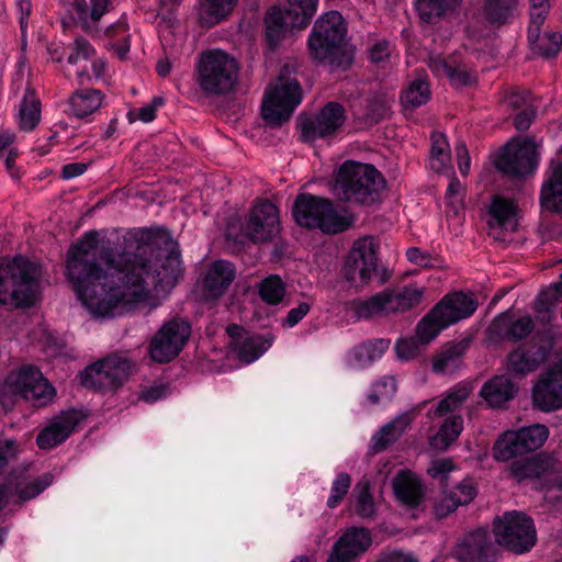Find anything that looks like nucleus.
<instances>
[{
	"mask_svg": "<svg viewBox=\"0 0 562 562\" xmlns=\"http://www.w3.org/2000/svg\"><path fill=\"white\" fill-rule=\"evenodd\" d=\"M526 97L522 92L513 91L505 95L503 106L508 111H518L515 117V126L518 131L527 128V114L525 110Z\"/></svg>",
	"mask_w": 562,
	"mask_h": 562,
	"instance_id": "50",
	"label": "nucleus"
},
{
	"mask_svg": "<svg viewBox=\"0 0 562 562\" xmlns=\"http://www.w3.org/2000/svg\"><path fill=\"white\" fill-rule=\"evenodd\" d=\"M529 484L536 488H546L547 493H553L550 498H562V472L554 467L551 458L541 453L529 458Z\"/></svg>",
	"mask_w": 562,
	"mask_h": 562,
	"instance_id": "21",
	"label": "nucleus"
},
{
	"mask_svg": "<svg viewBox=\"0 0 562 562\" xmlns=\"http://www.w3.org/2000/svg\"><path fill=\"white\" fill-rule=\"evenodd\" d=\"M495 544L486 529H479L464 536L454 547L453 555L460 562H493Z\"/></svg>",
	"mask_w": 562,
	"mask_h": 562,
	"instance_id": "18",
	"label": "nucleus"
},
{
	"mask_svg": "<svg viewBox=\"0 0 562 562\" xmlns=\"http://www.w3.org/2000/svg\"><path fill=\"white\" fill-rule=\"evenodd\" d=\"M429 166L435 172L451 170V150L447 137L439 132L431 133Z\"/></svg>",
	"mask_w": 562,
	"mask_h": 562,
	"instance_id": "37",
	"label": "nucleus"
},
{
	"mask_svg": "<svg viewBox=\"0 0 562 562\" xmlns=\"http://www.w3.org/2000/svg\"><path fill=\"white\" fill-rule=\"evenodd\" d=\"M457 502V505H468L476 495V490L470 481H462L448 493Z\"/></svg>",
	"mask_w": 562,
	"mask_h": 562,
	"instance_id": "61",
	"label": "nucleus"
},
{
	"mask_svg": "<svg viewBox=\"0 0 562 562\" xmlns=\"http://www.w3.org/2000/svg\"><path fill=\"white\" fill-rule=\"evenodd\" d=\"M237 0H200L199 20L212 26L225 19L234 9Z\"/></svg>",
	"mask_w": 562,
	"mask_h": 562,
	"instance_id": "39",
	"label": "nucleus"
},
{
	"mask_svg": "<svg viewBox=\"0 0 562 562\" xmlns=\"http://www.w3.org/2000/svg\"><path fill=\"white\" fill-rule=\"evenodd\" d=\"M430 98L428 83L424 79L414 80L401 97L405 109L414 110L427 103Z\"/></svg>",
	"mask_w": 562,
	"mask_h": 562,
	"instance_id": "46",
	"label": "nucleus"
},
{
	"mask_svg": "<svg viewBox=\"0 0 562 562\" xmlns=\"http://www.w3.org/2000/svg\"><path fill=\"white\" fill-rule=\"evenodd\" d=\"M22 398L33 406L42 407L49 404L55 396V389L34 366L20 368Z\"/></svg>",
	"mask_w": 562,
	"mask_h": 562,
	"instance_id": "19",
	"label": "nucleus"
},
{
	"mask_svg": "<svg viewBox=\"0 0 562 562\" xmlns=\"http://www.w3.org/2000/svg\"><path fill=\"white\" fill-rule=\"evenodd\" d=\"M430 71L438 78H447L456 87H467L476 82V76L465 65L453 58H445L439 54H430L427 59Z\"/></svg>",
	"mask_w": 562,
	"mask_h": 562,
	"instance_id": "24",
	"label": "nucleus"
},
{
	"mask_svg": "<svg viewBox=\"0 0 562 562\" xmlns=\"http://www.w3.org/2000/svg\"><path fill=\"white\" fill-rule=\"evenodd\" d=\"M358 497L356 512L362 518H371L374 515V501L370 493L369 482H361L357 485Z\"/></svg>",
	"mask_w": 562,
	"mask_h": 562,
	"instance_id": "56",
	"label": "nucleus"
},
{
	"mask_svg": "<svg viewBox=\"0 0 562 562\" xmlns=\"http://www.w3.org/2000/svg\"><path fill=\"white\" fill-rule=\"evenodd\" d=\"M41 268L23 256L0 260V304L32 306L36 299Z\"/></svg>",
	"mask_w": 562,
	"mask_h": 562,
	"instance_id": "4",
	"label": "nucleus"
},
{
	"mask_svg": "<svg viewBox=\"0 0 562 562\" xmlns=\"http://www.w3.org/2000/svg\"><path fill=\"white\" fill-rule=\"evenodd\" d=\"M550 8L549 0H529V22L536 25L543 23Z\"/></svg>",
	"mask_w": 562,
	"mask_h": 562,
	"instance_id": "62",
	"label": "nucleus"
},
{
	"mask_svg": "<svg viewBox=\"0 0 562 562\" xmlns=\"http://www.w3.org/2000/svg\"><path fill=\"white\" fill-rule=\"evenodd\" d=\"M292 214L301 227L318 228L327 234H338L348 229L352 220L340 215L330 200L310 193L296 196Z\"/></svg>",
	"mask_w": 562,
	"mask_h": 562,
	"instance_id": "6",
	"label": "nucleus"
},
{
	"mask_svg": "<svg viewBox=\"0 0 562 562\" xmlns=\"http://www.w3.org/2000/svg\"><path fill=\"white\" fill-rule=\"evenodd\" d=\"M540 201L543 209L562 214V148L550 176L542 183Z\"/></svg>",
	"mask_w": 562,
	"mask_h": 562,
	"instance_id": "29",
	"label": "nucleus"
},
{
	"mask_svg": "<svg viewBox=\"0 0 562 562\" xmlns=\"http://www.w3.org/2000/svg\"><path fill=\"white\" fill-rule=\"evenodd\" d=\"M195 70L196 83L205 95H222L237 83L239 64L233 55L214 48L199 55Z\"/></svg>",
	"mask_w": 562,
	"mask_h": 562,
	"instance_id": "5",
	"label": "nucleus"
},
{
	"mask_svg": "<svg viewBox=\"0 0 562 562\" xmlns=\"http://www.w3.org/2000/svg\"><path fill=\"white\" fill-rule=\"evenodd\" d=\"M273 337L271 335H246L243 340L235 342L233 352L236 358L249 364L260 358L272 345Z\"/></svg>",
	"mask_w": 562,
	"mask_h": 562,
	"instance_id": "33",
	"label": "nucleus"
},
{
	"mask_svg": "<svg viewBox=\"0 0 562 562\" xmlns=\"http://www.w3.org/2000/svg\"><path fill=\"white\" fill-rule=\"evenodd\" d=\"M561 45L562 35L560 33H546L538 36L532 52L546 58H550L554 57L560 52Z\"/></svg>",
	"mask_w": 562,
	"mask_h": 562,
	"instance_id": "52",
	"label": "nucleus"
},
{
	"mask_svg": "<svg viewBox=\"0 0 562 562\" xmlns=\"http://www.w3.org/2000/svg\"><path fill=\"white\" fill-rule=\"evenodd\" d=\"M459 505L448 493H443L441 498L435 503L434 513L437 518H445L454 512Z\"/></svg>",
	"mask_w": 562,
	"mask_h": 562,
	"instance_id": "64",
	"label": "nucleus"
},
{
	"mask_svg": "<svg viewBox=\"0 0 562 562\" xmlns=\"http://www.w3.org/2000/svg\"><path fill=\"white\" fill-rule=\"evenodd\" d=\"M376 250L371 237L355 243L345 266V277L349 282L363 286L378 276Z\"/></svg>",
	"mask_w": 562,
	"mask_h": 562,
	"instance_id": "11",
	"label": "nucleus"
},
{
	"mask_svg": "<svg viewBox=\"0 0 562 562\" xmlns=\"http://www.w3.org/2000/svg\"><path fill=\"white\" fill-rule=\"evenodd\" d=\"M70 13L82 24L86 31H91L89 8L86 0H72L70 3Z\"/></svg>",
	"mask_w": 562,
	"mask_h": 562,
	"instance_id": "63",
	"label": "nucleus"
},
{
	"mask_svg": "<svg viewBox=\"0 0 562 562\" xmlns=\"http://www.w3.org/2000/svg\"><path fill=\"white\" fill-rule=\"evenodd\" d=\"M347 24L338 11L319 16L308 36L311 57L331 70L346 69L352 63V54L345 45Z\"/></svg>",
	"mask_w": 562,
	"mask_h": 562,
	"instance_id": "2",
	"label": "nucleus"
},
{
	"mask_svg": "<svg viewBox=\"0 0 562 562\" xmlns=\"http://www.w3.org/2000/svg\"><path fill=\"white\" fill-rule=\"evenodd\" d=\"M495 541L505 549L524 553L527 551V515L522 512H506L493 524Z\"/></svg>",
	"mask_w": 562,
	"mask_h": 562,
	"instance_id": "13",
	"label": "nucleus"
},
{
	"mask_svg": "<svg viewBox=\"0 0 562 562\" xmlns=\"http://www.w3.org/2000/svg\"><path fill=\"white\" fill-rule=\"evenodd\" d=\"M392 486L397 501L408 507H416L423 497L420 482L407 470H402L396 474Z\"/></svg>",
	"mask_w": 562,
	"mask_h": 562,
	"instance_id": "32",
	"label": "nucleus"
},
{
	"mask_svg": "<svg viewBox=\"0 0 562 562\" xmlns=\"http://www.w3.org/2000/svg\"><path fill=\"white\" fill-rule=\"evenodd\" d=\"M279 223L277 206L268 200H262L251 210L246 224V234L254 243H263L279 232Z\"/></svg>",
	"mask_w": 562,
	"mask_h": 562,
	"instance_id": "15",
	"label": "nucleus"
},
{
	"mask_svg": "<svg viewBox=\"0 0 562 562\" xmlns=\"http://www.w3.org/2000/svg\"><path fill=\"white\" fill-rule=\"evenodd\" d=\"M22 397L20 369L10 373L0 385V404L5 411L11 409L16 401Z\"/></svg>",
	"mask_w": 562,
	"mask_h": 562,
	"instance_id": "49",
	"label": "nucleus"
},
{
	"mask_svg": "<svg viewBox=\"0 0 562 562\" xmlns=\"http://www.w3.org/2000/svg\"><path fill=\"white\" fill-rule=\"evenodd\" d=\"M440 321L438 314H434V307L424 316L416 328V337L423 345L429 344L438 334L447 328Z\"/></svg>",
	"mask_w": 562,
	"mask_h": 562,
	"instance_id": "48",
	"label": "nucleus"
},
{
	"mask_svg": "<svg viewBox=\"0 0 562 562\" xmlns=\"http://www.w3.org/2000/svg\"><path fill=\"white\" fill-rule=\"evenodd\" d=\"M517 386L505 374L494 375L481 387L479 395L490 408H504L517 394Z\"/></svg>",
	"mask_w": 562,
	"mask_h": 562,
	"instance_id": "26",
	"label": "nucleus"
},
{
	"mask_svg": "<svg viewBox=\"0 0 562 562\" xmlns=\"http://www.w3.org/2000/svg\"><path fill=\"white\" fill-rule=\"evenodd\" d=\"M505 370L514 378H524L527 373V349L521 344L506 358Z\"/></svg>",
	"mask_w": 562,
	"mask_h": 562,
	"instance_id": "53",
	"label": "nucleus"
},
{
	"mask_svg": "<svg viewBox=\"0 0 562 562\" xmlns=\"http://www.w3.org/2000/svg\"><path fill=\"white\" fill-rule=\"evenodd\" d=\"M258 293L265 303L277 305L284 297L285 283L278 274H270L259 283Z\"/></svg>",
	"mask_w": 562,
	"mask_h": 562,
	"instance_id": "45",
	"label": "nucleus"
},
{
	"mask_svg": "<svg viewBox=\"0 0 562 562\" xmlns=\"http://www.w3.org/2000/svg\"><path fill=\"white\" fill-rule=\"evenodd\" d=\"M414 418L415 414L413 412H404L382 426L371 438L370 449L372 452L380 453L396 442L413 423Z\"/></svg>",
	"mask_w": 562,
	"mask_h": 562,
	"instance_id": "27",
	"label": "nucleus"
},
{
	"mask_svg": "<svg viewBox=\"0 0 562 562\" xmlns=\"http://www.w3.org/2000/svg\"><path fill=\"white\" fill-rule=\"evenodd\" d=\"M191 334V326L182 318L166 322L151 338L149 355L158 363L169 362L183 349Z\"/></svg>",
	"mask_w": 562,
	"mask_h": 562,
	"instance_id": "10",
	"label": "nucleus"
},
{
	"mask_svg": "<svg viewBox=\"0 0 562 562\" xmlns=\"http://www.w3.org/2000/svg\"><path fill=\"white\" fill-rule=\"evenodd\" d=\"M345 109L337 102H328L317 115L301 123L302 138L314 142L335 134L345 123Z\"/></svg>",
	"mask_w": 562,
	"mask_h": 562,
	"instance_id": "14",
	"label": "nucleus"
},
{
	"mask_svg": "<svg viewBox=\"0 0 562 562\" xmlns=\"http://www.w3.org/2000/svg\"><path fill=\"white\" fill-rule=\"evenodd\" d=\"M390 315L405 313L418 306L424 296V289L416 285H405L397 289L383 290Z\"/></svg>",
	"mask_w": 562,
	"mask_h": 562,
	"instance_id": "30",
	"label": "nucleus"
},
{
	"mask_svg": "<svg viewBox=\"0 0 562 562\" xmlns=\"http://www.w3.org/2000/svg\"><path fill=\"white\" fill-rule=\"evenodd\" d=\"M476 308L477 302L472 296L456 292L443 296L434 306V314H438L443 325L450 326L470 317Z\"/></svg>",
	"mask_w": 562,
	"mask_h": 562,
	"instance_id": "23",
	"label": "nucleus"
},
{
	"mask_svg": "<svg viewBox=\"0 0 562 562\" xmlns=\"http://www.w3.org/2000/svg\"><path fill=\"white\" fill-rule=\"evenodd\" d=\"M351 485V477L346 472H340L333 482L330 495L327 499L329 508H336L347 495Z\"/></svg>",
	"mask_w": 562,
	"mask_h": 562,
	"instance_id": "55",
	"label": "nucleus"
},
{
	"mask_svg": "<svg viewBox=\"0 0 562 562\" xmlns=\"http://www.w3.org/2000/svg\"><path fill=\"white\" fill-rule=\"evenodd\" d=\"M453 470H456V464L451 459L440 458L430 463L427 472L432 479L438 480L440 483H445L448 474Z\"/></svg>",
	"mask_w": 562,
	"mask_h": 562,
	"instance_id": "60",
	"label": "nucleus"
},
{
	"mask_svg": "<svg viewBox=\"0 0 562 562\" xmlns=\"http://www.w3.org/2000/svg\"><path fill=\"white\" fill-rule=\"evenodd\" d=\"M390 113V101L382 95H374L367 100L366 110L358 119L367 125H373L384 120Z\"/></svg>",
	"mask_w": 562,
	"mask_h": 562,
	"instance_id": "47",
	"label": "nucleus"
},
{
	"mask_svg": "<svg viewBox=\"0 0 562 562\" xmlns=\"http://www.w3.org/2000/svg\"><path fill=\"white\" fill-rule=\"evenodd\" d=\"M266 36L270 46L277 45L284 36L285 31L291 27L288 19V11L283 12L280 9L273 8L267 12L265 18Z\"/></svg>",
	"mask_w": 562,
	"mask_h": 562,
	"instance_id": "43",
	"label": "nucleus"
},
{
	"mask_svg": "<svg viewBox=\"0 0 562 562\" xmlns=\"http://www.w3.org/2000/svg\"><path fill=\"white\" fill-rule=\"evenodd\" d=\"M82 419L83 415L76 409L60 413L40 431L36 437L37 446L41 449H52L64 442Z\"/></svg>",
	"mask_w": 562,
	"mask_h": 562,
	"instance_id": "22",
	"label": "nucleus"
},
{
	"mask_svg": "<svg viewBox=\"0 0 562 562\" xmlns=\"http://www.w3.org/2000/svg\"><path fill=\"white\" fill-rule=\"evenodd\" d=\"M492 457L507 464V473L516 482L527 479V427L502 432L492 447Z\"/></svg>",
	"mask_w": 562,
	"mask_h": 562,
	"instance_id": "8",
	"label": "nucleus"
},
{
	"mask_svg": "<svg viewBox=\"0 0 562 562\" xmlns=\"http://www.w3.org/2000/svg\"><path fill=\"white\" fill-rule=\"evenodd\" d=\"M371 544L368 529L351 527L334 543L327 562H357Z\"/></svg>",
	"mask_w": 562,
	"mask_h": 562,
	"instance_id": "17",
	"label": "nucleus"
},
{
	"mask_svg": "<svg viewBox=\"0 0 562 562\" xmlns=\"http://www.w3.org/2000/svg\"><path fill=\"white\" fill-rule=\"evenodd\" d=\"M41 120L40 101L33 93L24 95L19 110V125L23 131H32Z\"/></svg>",
	"mask_w": 562,
	"mask_h": 562,
	"instance_id": "44",
	"label": "nucleus"
},
{
	"mask_svg": "<svg viewBox=\"0 0 562 562\" xmlns=\"http://www.w3.org/2000/svg\"><path fill=\"white\" fill-rule=\"evenodd\" d=\"M516 0H488L486 16L492 23H505L512 16Z\"/></svg>",
	"mask_w": 562,
	"mask_h": 562,
	"instance_id": "51",
	"label": "nucleus"
},
{
	"mask_svg": "<svg viewBox=\"0 0 562 562\" xmlns=\"http://www.w3.org/2000/svg\"><path fill=\"white\" fill-rule=\"evenodd\" d=\"M526 337L527 315L516 308H509L497 315L487 328V339L494 344L518 342Z\"/></svg>",
	"mask_w": 562,
	"mask_h": 562,
	"instance_id": "16",
	"label": "nucleus"
},
{
	"mask_svg": "<svg viewBox=\"0 0 562 562\" xmlns=\"http://www.w3.org/2000/svg\"><path fill=\"white\" fill-rule=\"evenodd\" d=\"M396 391V380L393 376H384L373 384L368 398L372 404H378L382 400H391Z\"/></svg>",
	"mask_w": 562,
	"mask_h": 562,
	"instance_id": "54",
	"label": "nucleus"
},
{
	"mask_svg": "<svg viewBox=\"0 0 562 562\" xmlns=\"http://www.w3.org/2000/svg\"><path fill=\"white\" fill-rule=\"evenodd\" d=\"M382 173L369 164L346 160L335 172L334 190L340 200L371 206L382 200L385 190Z\"/></svg>",
	"mask_w": 562,
	"mask_h": 562,
	"instance_id": "3",
	"label": "nucleus"
},
{
	"mask_svg": "<svg viewBox=\"0 0 562 562\" xmlns=\"http://www.w3.org/2000/svg\"><path fill=\"white\" fill-rule=\"evenodd\" d=\"M461 0H415L414 7L422 22L436 24L453 12Z\"/></svg>",
	"mask_w": 562,
	"mask_h": 562,
	"instance_id": "34",
	"label": "nucleus"
},
{
	"mask_svg": "<svg viewBox=\"0 0 562 562\" xmlns=\"http://www.w3.org/2000/svg\"><path fill=\"white\" fill-rule=\"evenodd\" d=\"M53 474L30 480L24 473H10L0 484V512L9 504H22L40 495L53 483Z\"/></svg>",
	"mask_w": 562,
	"mask_h": 562,
	"instance_id": "12",
	"label": "nucleus"
},
{
	"mask_svg": "<svg viewBox=\"0 0 562 562\" xmlns=\"http://www.w3.org/2000/svg\"><path fill=\"white\" fill-rule=\"evenodd\" d=\"M470 340H452L441 347L434 356L432 371L439 374H452L463 364V357L469 349Z\"/></svg>",
	"mask_w": 562,
	"mask_h": 562,
	"instance_id": "28",
	"label": "nucleus"
},
{
	"mask_svg": "<svg viewBox=\"0 0 562 562\" xmlns=\"http://www.w3.org/2000/svg\"><path fill=\"white\" fill-rule=\"evenodd\" d=\"M393 50L394 46L387 40H378L370 47V59L373 64L380 67H385L387 64H390Z\"/></svg>",
	"mask_w": 562,
	"mask_h": 562,
	"instance_id": "57",
	"label": "nucleus"
},
{
	"mask_svg": "<svg viewBox=\"0 0 562 562\" xmlns=\"http://www.w3.org/2000/svg\"><path fill=\"white\" fill-rule=\"evenodd\" d=\"M494 165L502 173L518 179L527 172V136L513 137L494 160Z\"/></svg>",
	"mask_w": 562,
	"mask_h": 562,
	"instance_id": "20",
	"label": "nucleus"
},
{
	"mask_svg": "<svg viewBox=\"0 0 562 562\" xmlns=\"http://www.w3.org/2000/svg\"><path fill=\"white\" fill-rule=\"evenodd\" d=\"M345 308L351 312L356 321H369L379 317H387L389 312L384 292H378L369 297L353 299L346 302Z\"/></svg>",
	"mask_w": 562,
	"mask_h": 562,
	"instance_id": "31",
	"label": "nucleus"
},
{
	"mask_svg": "<svg viewBox=\"0 0 562 562\" xmlns=\"http://www.w3.org/2000/svg\"><path fill=\"white\" fill-rule=\"evenodd\" d=\"M131 369L126 357L113 355L87 367L80 373V383L99 391L116 389L128 378Z\"/></svg>",
	"mask_w": 562,
	"mask_h": 562,
	"instance_id": "9",
	"label": "nucleus"
},
{
	"mask_svg": "<svg viewBox=\"0 0 562 562\" xmlns=\"http://www.w3.org/2000/svg\"><path fill=\"white\" fill-rule=\"evenodd\" d=\"M93 55L94 48L91 44L87 40L78 37L71 45V52L68 55L67 60L70 65H77L81 60H89Z\"/></svg>",
	"mask_w": 562,
	"mask_h": 562,
	"instance_id": "58",
	"label": "nucleus"
},
{
	"mask_svg": "<svg viewBox=\"0 0 562 562\" xmlns=\"http://www.w3.org/2000/svg\"><path fill=\"white\" fill-rule=\"evenodd\" d=\"M517 205L513 200L496 195L490 206V226H499L504 229L515 231L517 226Z\"/></svg>",
	"mask_w": 562,
	"mask_h": 562,
	"instance_id": "35",
	"label": "nucleus"
},
{
	"mask_svg": "<svg viewBox=\"0 0 562 562\" xmlns=\"http://www.w3.org/2000/svg\"><path fill=\"white\" fill-rule=\"evenodd\" d=\"M473 391L471 382H460L449 390L437 405L430 411L435 417H442L460 408Z\"/></svg>",
	"mask_w": 562,
	"mask_h": 562,
	"instance_id": "36",
	"label": "nucleus"
},
{
	"mask_svg": "<svg viewBox=\"0 0 562 562\" xmlns=\"http://www.w3.org/2000/svg\"><path fill=\"white\" fill-rule=\"evenodd\" d=\"M102 104V93L99 90L85 89L72 93L69 106L77 117H86L95 112Z\"/></svg>",
	"mask_w": 562,
	"mask_h": 562,
	"instance_id": "38",
	"label": "nucleus"
},
{
	"mask_svg": "<svg viewBox=\"0 0 562 562\" xmlns=\"http://www.w3.org/2000/svg\"><path fill=\"white\" fill-rule=\"evenodd\" d=\"M235 279L234 266L226 260L214 261L204 274L203 296L205 300H216L224 294Z\"/></svg>",
	"mask_w": 562,
	"mask_h": 562,
	"instance_id": "25",
	"label": "nucleus"
},
{
	"mask_svg": "<svg viewBox=\"0 0 562 562\" xmlns=\"http://www.w3.org/2000/svg\"><path fill=\"white\" fill-rule=\"evenodd\" d=\"M301 87L292 77L290 66H284L277 81L269 86L262 101V116L271 124L288 121L294 109L301 103Z\"/></svg>",
	"mask_w": 562,
	"mask_h": 562,
	"instance_id": "7",
	"label": "nucleus"
},
{
	"mask_svg": "<svg viewBox=\"0 0 562 562\" xmlns=\"http://www.w3.org/2000/svg\"><path fill=\"white\" fill-rule=\"evenodd\" d=\"M424 346L417 337H407L396 342L395 349L398 358L403 360L414 359L420 353Z\"/></svg>",
	"mask_w": 562,
	"mask_h": 562,
	"instance_id": "59",
	"label": "nucleus"
},
{
	"mask_svg": "<svg viewBox=\"0 0 562 562\" xmlns=\"http://www.w3.org/2000/svg\"><path fill=\"white\" fill-rule=\"evenodd\" d=\"M463 429V418L460 415L450 416L432 436L429 443L437 450H446L453 441L458 439Z\"/></svg>",
	"mask_w": 562,
	"mask_h": 562,
	"instance_id": "41",
	"label": "nucleus"
},
{
	"mask_svg": "<svg viewBox=\"0 0 562 562\" xmlns=\"http://www.w3.org/2000/svg\"><path fill=\"white\" fill-rule=\"evenodd\" d=\"M318 0H288V19L293 29H304L314 16Z\"/></svg>",
	"mask_w": 562,
	"mask_h": 562,
	"instance_id": "42",
	"label": "nucleus"
},
{
	"mask_svg": "<svg viewBox=\"0 0 562 562\" xmlns=\"http://www.w3.org/2000/svg\"><path fill=\"white\" fill-rule=\"evenodd\" d=\"M390 339L374 338L357 345L352 355L357 366L366 367L380 359L390 348Z\"/></svg>",
	"mask_w": 562,
	"mask_h": 562,
	"instance_id": "40",
	"label": "nucleus"
},
{
	"mask_svg": "<svg viewBox=\"0 0 562 562\" xmlns=\"http://www.w3.org/2000/svg\"><path fill=\"white\" fill-rule=\"evenodd\" d=\"M181 273L179 246L168 234L130 235L125 249L114 255L95 232H88L67 254L66 276L82 304L98 316L135 308L154 289L173 288Z\"/></svg>",
	"mask_w": 562,
	"mask_h": 562,
	"instance_id": "1",
	"label": "nucleus"
}]
</instances>
